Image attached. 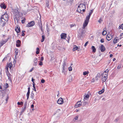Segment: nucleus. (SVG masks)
<instances>
[{
	"label": "nucleus",
	"mask_w": 123,
	"mask_h": 123,
	"mask_svg": "<svg viewBox=\"0 0 123 123\" xmlns=\"http://www.w3.org/2000/svg\"><path fill=\"white\" fill-rule=\"evenodd\" d=\"M35 80V79H34L33 78H32L31 81L33 82V85L34 84H35V82H34V81Z\"/></svg>",
	"instance_id": "nucleus-48"
},
{
	"label": "nucleus",
	"mask_w": 123,
	"mask_h": 123,
	"mask_svg": "<svg viewBox=\"0 0 123 123\" xmlns=\"http://www.w3.org/2000/svg\"><path fill=\"white\" fill-rule=\"evenodd\" d=\"M79 7H80V8H83L86 9V6L84 4H83V3H81L78 6V7L77 8V10H79Z\"/></svg>",
	"instance_id": "nucleus-5"
},
{
	"label": "nucleus",
	"mask_w": 123,
	"mask_h": 123,
	"mask_svg": "<svg viewBox=\"0 0 123 123\" xmlns=\"http://www.w3.org/2000/svg\"><path fill=\"white\" fill-rule=\"evenodd\" d=\"M89 97V96L88 94H87L85 96H84V101H85L86 100V99L88 98Z\"/></svg>",
	"instance_id": "nucleus-35"
},
{
	"label": "nucleus",
	"mask_w": 123,
	"mask_h": 123,
	"mask_svg": "<svg viewBox=\"0 0 123 123\" xmlns=\"http://www.w3.org/2000/svg\"><path fill=\"white\" fill-rule=\"evenodd\" d=\"M105 31H103L102 33V34L103 35H105L106 33V32L105 31Z\"/></svg>",
	"instance_id": "nucleus-51"
},
{
	"label": "nucleus",
	"mask_w": 123,
	"mask_h": 123,
	"mask_svg": "<svg viewBox=\"0 0 123 123\" xmlns=\"http://www.w3.org/2000/svg\"><path fill=\"white\" fill-rule=\"evenodd\" d=\"M8 38L4 41V40H2L0 42V47H1L5 44L8 41Z\"/></svg>",
	"instance_id": "nucleus-4"
},
{
	"label": "nucleus",
	"mask_w": 123,
	"mask_h": 123,
	"mask_svg": "<svg viewBox=\"0 0 123 123\" xmlns=\"http://www.w3.org/2000/svg\"><path fill=\"white\" fill-rule=\"evenodd\" d=\"M112 37L111 36L107 35L106 37V39L108 41H110L112 38Z\"/></svg>",
	"instance_id": "nucleus-18"
},
{
	"label": "nucleus",
	"mask_w": 123,
	"mask_h": 123,
	"mask_svg": "<svg viewBox=\"0 0 123 123\" xmlns=\"http://www.w3.org/2000/svg\"><path fill=\"white\" fill-rule=\"evenodd\" d=\"M117 37H115L113 40V43L114 44L116 43L117 42V41L119 39H117Z\"/></svg>",
	"instance_id": "nucleus-23"
},
{
	"label": "nucleus",
	"mask_w": 123,
	"mask_h": 123,
	"mask_svg": "<svg viewBox=\"0 0 123 123\" xmlns=\"http://www.w3.org/2000/svg\"><path fill=\"white\" fill-rule=\"evenodd\" d=\"M89 21H86V20H85L84 22L83 25V29H84L86 26H87V25Z\"/></svg>",
	"instance_id": "nucleus-7"
},
{
	"label": "nucleus",
	"mask_w": 123,
	"mask_h": 123,
	"mask_svg": "<svg viewBox=\"0 0 123 123\" xmlns=\"http://www.w3.org/2000/svg\"><path fill=\"white\" fill-rule=\"evenodd\" d=\"M90 16H91L89 15H88V16H87L86 17V19L85 20L89 21V20L90 19Z\"/></svg>",
	"instance_id": "nucleus-30"
},
{
	"label": "nucleus",
	"mask_w": 123,
	"mask_h": 123,
	"mask_svg": "<svg viewBox=\"0 0 123 123\" xmlns=\"http://www.w3.org/2000/svg\"><path fill=\"white\" fill-rule=\"evenodd\" d=\"M34 95V94L33 93V91H32L31 92V97L32 98H33Z\"/></svg>",
	"instance_id": "nucleus-38"
},
{
	"label": "nucleus",
	"mask_w": 123,
	"mask_h": 123,
	"mask_svg": "<svg viewBox=\"0 0 123 123\" xmlns=\"http://www.w3.org/2000/svg\"><path fill=\"white\" fill-rule=\"evenodd\" d=\"M119 28V29L121 28L123 30V24L120 25Z\"/></svg>",
	"instance_id": "nucleus-41"
},
{
	"label": "nucleus",
	"mask_w": 123,
	"mask_h": 123,
	"mask_svg": "<svg viewBox=\"0 0 123 123\" xmlns=\"http://www.w3.org/2000/svg\"><path fill=\"white\" fill-rule=\"evenodd\" d=\"M70 36H68V43H69V40L70 39Z\"/></svg>",
	"instance_id": "nucleus-58"
},
{
	"label": "nucleus",
	"mask_w": 123,
	"mask_h": 123,
	"mask_svg": "<svg viewBox=\"0 0 123 123\" xmlns=\"http://www.w3.org/2000/svg\"><path fill=\"white\" fill-rule=\"evenodd\" d=\"M5 16V14L3 15L2 17H1V18H0V21H1V20H2V21H6V20H5V19H4V17Z\"/></svg>",
	"instance_id": "nucleus-24"
},
{
	"label": "nucleus",
	"mask_w": 123,
	"mask_h": 123,
	"mask_svg": "<svg viewBox=\"0 0 123 123\" xmlns=\"http://www.w3.org/2000/svg\"><path fill=\"white\" fill-rule=\"evenodd\" d=\"M6 23V22H4V23L3 22V24H2V27H4Z\"/></svg>",
	"instance_id": "nucleus-54"
},
{
	"label": "nucleus",
	"mask_w": 123,
	"mask_h": 123,
	"mask_svg": "<svg viewBox=\"0 0 123 123\" xmlns=\"http://www.w3.org/2000/svg\"><path fill=\"white\" fill-rule=\"evenodd\" d=\"M35 84H34L33 85V89L36 92V89L35 87Z\"/></svg>",
	"instance_id": "nucleus-40"
},
{
	"label": "nucleus",
	"mask_w": 123,
	"mask_h": 123,
	"mask_svg": "<svg viewBox=\"0 0 123 123\" xmlns=\"http://www.w3.org/2000/svg\"><path fill=\"white\" fill-rule=\"evenodd\" d=\"M73 77L72 76H70L69 77V81L70 82H71L72 81V79Z\"/></svg>",
	"instance_id": "nucleus-42"
},
{
	"label": "nucleus",
	"mask_w": 123,
	"mask_h": 123,
	"mask_svg": "<svg viewBox=\"0 0 123 123\" xmlns=\"http://www.w3.org/2000/svg\"><path fill=\"white\" fill-rule=\"evenodd\" d=\"M78 49V47L77 46L74 45L73 46V51L77 50Z\"/></svg>",
	"instance_id": "nucleus-21"
},
{
	"label": "nucleus",
	"mask_w": 123,
	"mask_h": 123,
	"mask_svg": "<svg viewBox=\"0 0 123 123\" xmlns=\"http://www.w3.org/2000/svg\"><path fill=\"white\" fill-rule=\"evenodd\" d=\"M49 2L48 1H46V7H48L49 6Z\"/></svg>",
	"instance_id": "nucleus-36"
},
{
	"label": "nucleus",
	"mask_w": 123,
	"mask_h": 123,
	"mask_svg": "<svg viewBox=\"0 0 123 123\" xmlns=\"http://www.w3.org/2000/svg\"><path fill=\"white\" fill-rule=\"evenodd\" d=\"M64 67V68H67L66 65V63L64 62L63 64L62 67Z\"/></svg>",
	"instance_id": "nucleus-46"
},
{
	"label": "nucleus",
	"mask_w": 123,
	"mask_h": 123,
	"mask_svg": "<svg viewBox=\"0 0 123 123\" xmlns=\"http://www.w3.org/2000/svg\"><path fill=\"white\" fill-rule=\"evenodd\" d=\"M15 30L17 33H19L20 31V29L19 26H18L15 29Z\"/></svg>",
	"instance_id": "nucleus-14"
},
{
	"label": "nucleus",
	"mask_w": 123,
	"mask_h": 123,
	"mask_svg": "<svg viewBox=\"0 0 123 123\" xmlns=\"http://www.w3.org/2000/svg\"><path fill=\"white\" fill-rule=\"evenodd\" d=\"M38 24L39 25V28L41 30V31L43 32V30L42 29V25L41 21H39L38 22Z\"/></svg>",
	"instance_id": "nucleus-8"
},
{
	"label": "nucleus",
	"mask_w": 123,
	"mask_h": 123,
	"mask_svg": "<svg viewBox=\"0 0 123 123\" xmlns=\"http://www.w3.org/2000/svg\"><path fill=\"white\" fill-rule=\"evenodd\" d=\"M27 101L25 102L23 106V108L22 109V110H23V111H25V110L27 107Z\"/></svg>",
	"instance_id": "nucleus-10"
},
{
	"label": "nucleus",
	"mask_w": 123,
	"mask_h": 123,
	"mask_svg": "<svg viewBox=\"0 0 123 123\" xmlns=\"http://www.w3.org/2000/svg\"><path fill=\"white\" fill-rule=\"evenodd\" d=\"M100 42L101 43H104V39L103 38L101 39L100 40Z\"/></svg>",
	"instance_id": "nucleus-50"
},
{
	"label": "nucleus",
	"mask_w": 123,
	"mask_h": 123,
	"mask_svg": "<svg viewBox=\"0 0 123 123\" xmlns=\"http://www.w3.org/2000/svg\"><path fill=\"white\" fill-rule=\"evenodd\" d=\"M108 75V73H105V74H103H103L102 75V76H106L107 77V75Z\"/></svg>",
	"instance_id": "nucleus-47"
},
{
	"label": "nucleus",
	"mask_w": 123,
	"mask_h": 123,
	"mask_svg": "<svg viewBox=\"0 0 123 123\" xmlns=\"http://www.w3.org/2000/svg\"><path fill=\"white\" fill-rule=\"evenodd\" d=\"M81 104L80 103V102H79L76 103V105L75 106V107L76 108H77L80 106Z\"/></svg>",
	"instance_id": "nucleus-19"
},
{
	"label": "nucleus",
	"mask_w": 123,
	"mask_h": 123,
	"mask_svg": "<svg viewBox=\"0 0 123 123\" xmlns=\"http://www.w3.org/2000/svg\"><path fill=\"white\" fill-rule=\"evenodd\" d=\"M28 91L26 94V96L27 97V99H28L30 94V87H28Z\"/></svg>",
	"instance_id": "nucleus-13"
},
{
	"label": "nucleus",
	"mask_w": 123,
	"mask_h": 123,
	"mask_svg": "<svg viewBox=\"0 0 123 123\" xmlns=\"http://www.w3.org/2000/svg\"><path fill=\"white\" fill-rule=\"evenodd\" d=\"M91 49L92 50V52H96V49L95 47L94 46H92L91 47Z\"/></svg>",
	"instance_id": "nucleus-26"
},
{
	"label": "nucleus",
	"mask_w": 123,
	"mask_h": 123,
	"mask_svg": "<svg viewBox=\"0 0 123 123\" xmlns=\"http://www.w3.org/2000/svg\"><path fill=\"white\" fill-rule=\"evenodd\" d=\"M60 109H57V111H55V114L57 112H59V111H60Z\"/></svg>",
	"instance_id": "nucleus-59"
},
{
	"label": "nucleus",
	"mask_w": 123,
	"mask_h": 123,
	"mask_svg": "<svg viewBox=\"0 0 123 123\" xmlns=\"http://www.w3.org/2000/svg\"><path fill=\"white\" fill-rule=\"evenodd\" d=\"M104 88L102 89L98 92V93L99 94H101L103 93L104 91Z\"/></svg>",
	"instance_id": "nucleus-28"
},
{
	"label": "nucleus",
	"mask_w": 123,
	"mask_h": 123,
	"mask_svg": "<svg viewBox=\"0 0 123 123\" xmlns=\"http://www.w3.org/2000/svg\"><path fill=\"white\" fill-rule=\"evenodd\" d=\"M25 32V31H22V34H21V36H25V34L24 33Z\"/></svg>",
	"instance_id": "nucleus-45"
},
{
	"label": "nucleus",
	"mask_w": 123,
	"mask_h": 123,
	"mask_svg": "<svg viewBox=\"0 0 123 123\" xmlns=\"http://www.w3.org/2000/svg\"><path fill=\"white\" fill-rule=\"evenodd\" d=\"M15 13L14 18V20L15 22L16 21L17 23H18L19 22L20 17L19 15L20 12L17 10H15Z\"/></svg>",
	"instance_id": "nucleus-1"
},
{
	"label": "nucleus",
	"mask_w": 123,
	"mask_h": 123,
	"mask_svg": "<svg viewBox=\"0 0 123 123\" xmlns=\"http://www.w3.org/2000/svg\"><path fill=\"white\" fill-rule=\"evenodd\" d=\"M35 25L34 22L33 21H32L28 23L27 25V27H32Z\"/></svg>",
	"instance_id": "nucleus-2"
},
{
	"label": "nucleus",
	"mask_w": 123,
	"mask_h": 123,
	"mask_svg": "<svg viewBox=\"0 0 123 123\" xmlns=\"http://www.w3.org/2000/svg\"><path fill=\"white\" fill-rule=\"evenodd\" d=\"M100 49L101 52H104L105 50V48L104 46L103 45H101Z\"/></svg>",
	"instance_id": "nucleus-15"
},
{
	"label": "nucleus",
	"mask_w": 123,
	"mask_h": 123,
	"mask_svg": "<svg viewBox=\"0 0 123 123\" xmlns=\"http://www.w3.org/2000/svg\"><path fill=\"white\" fill-rule=\"evenodd\" d=\"M25 18H24L23 20H22V24L24 23L25 22Z\"/></svg>",
	"instance_id": "nucleus-49"
},
{
	"label": "nucleus",
	"mask_w": 123,
	"mask_h": 123,
	"mask_svg": "<svg viewBox=\"0 0 123 123\" xmlns=\"http://www.w3.org/2000/svg\"><path fill=\"white\" fill-rule=\"evenodd\" d=\"M88 41H87L86 42V43H85V45H84V46H86L88 44Z\"/></svg>",
	"instance_id": "nucleus-61"
},
{
	"label": "nucleus",
	"mask_w": 123,
	"mask_h": 123,
	"mask_svg": "<svg viewBox=\"0 0 123 123\" xmlns=\"http://www.w3.org/2000/svg\"><path fill=\"white\" fill-rule=\"evenodd\" d=\"M68 69L69 71H71L72 70V68L71 67H70L68 68Z\"/></svg>",
	"instance_id": "nucleus-52"
},
{
	"label": "nucleus",
	"mask_w": 123,
	"mask_h": 123,
	"mask_svg": "<svg viewBox=\"0 0 123 123\" xmlns=\"http://www.w3.org/2000/svg\"><path fill=\"white\" fill-rule=\"evenodd\" d=\"M12 63H10L8 65V67L10 69H11V68L12 67Z\"/></svg>",
	"instance_id": "nucleus-32"
},
{
	"label": "nucleus",
	"mask_w": 123,
	"mask_h": 123,
	"mask_svg": "<svg viewBox=\"0 0 123 123\" xmlns=\"http://www.w3.org/2000/svg\"><path fill=\"white\" fill-rule=\"evenodd\" d=\"M36 53L37 54H38L39 53V49L38 48H37L36 49Z\"/></svg>",
	"instance_id": "nucleus-29"
},
{
	"label": "nucleus",
	"mask_w": 123,
	"mask_h": 123,
	"mask_svg": "<svg viewBox=\"0 0 123 123\" xmlns=\"http://www.w3.org/2000/svg\"><path fill=\"white\" fill-rule=\"evenodd\" d=\"M88 72L87 71H85L84 72H83V75H86L87 74H88Z\"/></svg>",
	"instance_id": "nucleus-39"
},
{
	"label": "nucleus",
	"mask_w": 123,
	"mask_h": 123,
	"mask_svg": "<svg viewBox=\"0 0 123 123\" xmlns=\"http://www.w3.org/2000/svg\"><path fill=\"white\" fill-rule=\"evenodd\" d=\"M78 116H76L74 118V119L76 120H77L78 118Z\"/></svg>",
	"instance_id": "nucleus-56"
},
{
	"label": "nucleus",
	"mask_w": 123,
	"mask_h": 123,
	"mask_svg": "<svg viewBox=\"0 0 123 123\" xmlns=\"http://www.w3.org/2000/svg\"><path fill=\"white\" fill-rule=\"evenodd\" d=\"M6 75L8 77V80L10 81H11L12 75L10 73L7 74Z\"/></svg>",
	"instance_id": "nucleus-16"
},
{
	"label": "nucleus",
	"mask_w": 123,
	"mask_h": 123,
	"mask_svg": "<svg viewBox=\"0 0 123 123\" xmlns=\"http://www.w3.org/2000/svg\"><path fill=\"white\" fill-rule=\"evenodd\" d=\"M93 9L92 10H91L89 12V13L88 15L90 16H91V14L93 13Z\"/></svg>",
	"instance_id": "nucleus-37"
},
{
	"label": "nucleus",
	"mask_w": 123,
	"mask_h": 123,
	"mask_svg": "<svg viewBox=\"0 0 123 123\" xmlns=\"http://www.w3.org/2000/svg\"><path fill=\"white\" fill-rule=\"evenodd\" d=\"M0 91V93L1 94H2V95L3 96V97L4 96L3 95V94H4L5 93V92L4 91L5 90V89H2Z\"/></svg>",
	"instance_id": "nucleus-22"
},
{
	"label": "nucleus",
	"mask_w": 123,
	"mask_h": 123,
	"mask_svg": "<svg viewBox=\"0 0 123 123\" xmlns=\"http://www.w3.org/2000/svg\"><path fill=\"white\" fill-rule=\"evenodd\" d=\"M67 70V68H64V67H62V73H64V74L66 75V71Z\"/></svg>",
	"instance_id": "nucleus-12"
},
{
	"label": "nucleus",
	"mask_w": 123,
	"mask_h": 123,
	"mask_svg": "<svg viewBox=\"0 0 123 123\" xmlns=\"http://www.w3.org/2000/svg\"><path fill=\"white\" fill-rule=\"evenodd\" d=\"M107 78V77L106 76H102L101 77V80L103 82H104L106 80Z\"/></svg>",
	"instance_id": "nucleus-11"
},
{
	"label": "nucleus",
	"mask_w": 123,
	"mask_h": 123,
	"mask_svg": "<svg viewBox=\"0 0 123 123\" xmlns=\"http://www.w3.org/2000/svg\"><path fill=\"white\" fill-rule=\"evenodd\" d=\"M34 107V105L33 104H32L31 106V108H32V110L33 111L34 110L33 108Z\"/></svg>",
	"instance_id": "nucleus-53"
},
{
	"label": "nucleus",
	"mask_w": 123,
	"mask_h": 123,
	"mask_svg": "<svg viewBox=\"0 0 123 123\" xmlns=\"http://www.w3.org/2000/svg\"><path fill=\"white\" fill-rule=\"evenodd\" d=\"M57 102L59 104H62L63 103V99L61 98H60L58 99Z\"/></svg>",
	"instance_id": "nucleus-3"
},
{
	"label": "nucleus",
	"mask_w": 123,
	"mask_h": 123,
	"mask_svg": "<svg viewBox=\"0 0 123 123\" xmlns=\"http://www.w3.org/2000/svg\"><path fill=\"white\" fill-rule=\"evenodd\" d=\"M23 103L22 101H21L20 102H18L17 103L18 105H23Z\"/></svg>",
	"instance_id": "nucleus-33"
},
{
	"label": "nucleus",
	"mask_w": 123,
	"mask_h": 123,
	"mask_svg": "<svg viewBox=\"0 0 123 123\" xmlns=\"http://www.w3.org/2000/svg\"><path fill=\"white\" fill-rule=\"evenodd\" d=\"M8 84L7 83H6V85H5V86H4L5 88V89L7 88L8 87Z\"/></svg>",
	"instance_id": "nucleus-44"
},
{
	"label": "nucleus",
	"mask_w": 123,
	"mask_h": 123,
	"mask_svg": "<svg viewBox=\"0 0 123 123\" xmlns=\"http://www.w3.org/2000/svg\"><path fill=\"white\" fill-rule=\"evenodd\" d=\"M43 64L42 62L41 61H40L39 65L40 66H42L43 65Z\"/></svg>",
	"instance_id": "nucleus-55"
},
{
	"label": "nucleus",
	"mask_w": 123,
	"mask_h": 123,
	"mask_svg": "<svg viewBox=\"0 0 123 123\" xmlns=\"http://www.w3.org/2000/svg\"><path fill=\"white\" fill-rule=\"evenodd\" d=\"M109 70L108 69H106L104 72L103 74H105V73H108L109 72Z\"/></svg>",
	"instance_id": "nucleus-43"
},
{
	"label": "nucleus",
	"mask_w": 123,
	"mask_h": 123,
	"mask_svg": "<svg viewBox=\"0 0 123 123\" xmlns=\"http://www.w3.org/2000/svg\"><path fill=\"white\" fill-rule=\"evenodd\" d=\"M75 25V24H72L70 25V27L71 28L73 27Z\"/></svg>",
	"instance_id": "nucleus-62"
},
{
	"label": "nucleus",
	"mask_w": 123,
	"mask_h": 123,
	"mask_svg": "<svg viewBox=\"0 0 123 123\" xmlns=\"http://www.w3.org/2000/svg\"><path fill=\"white\" fill-rule=\"evenodd\" d=\"M24 112V111H23V110H22L20 112V115H21L22 114L23 112Z\"/></svg>",
	"instance_id": "nucleus-60"
},
{
	"label": "nucleus",
	"mask_w": 123,
	"mask_h": 123,
	"mask_svg": "<svg viewBox=\"0 0 123 123\" xmlns=\"http://www.w3.org/2000/svg\"><path fill=\"white\" fill-rule=\"evenodd\" d=\"M82 104H83V106H85L86 105L88 104V102H86L84 101V102H83L82 103H81Z\"/></svg>",
	"instance_id": "nucleus-31"
},
{
	"label": "nucleus",
	"mask_w": 123,
	"mask_h": 123,
	"mask_svg": "<svg viewBox=\"0 0 123 123\" xmlns=\"http://www.w3.org/2000/svg\"><path fill=\"white\" fill-rule=\"evenodd\" d=\"M6 74L10 73L9 72L8 70H6Z\"/></svg>",
	"instance_id": "nucleus-63"
},
{
	"label": "nucleus",
	"mask_w": 123,
	"mask_h": 123,
	"mask_svg": "<svg viewBox=\"0 0 123 123\" xmlns=\"http://www.w3.org/2000/svg\"><path fill=\"white\" fill-rule=\"evenodd\" d=\"M67 34L62 33L61 35V38L62 39H65L67 37Z\"/></svg>",
	"instance_id": "nucleus-6"
},
{
	"label": "nucleus",
	"mask_w": 123,
	"mask_h": 123,
	"mask_svg": "<svg viewBox=\"0 0 123 123\" xmlns=\"http://www.w3.org/2000/svg\"><path fill=\"white\" fill-rule=\"evenodd\" d=\"M82 8H80V7H79V10H77H77L78 12L81 14H83V12H82Z\"/></svg>",
	"instance_id": "nucleus-27"
},
{
	"label": "nucleus",
	"mask_w": 123,
	"mask_h": 123,
	"mask_svg": "<svg viewBox=\"0 0 123 123\" xmlns=\"http://www.w3.org/2000/svg\"><path fill=\"white\" fill-rule=\"evenodd\" d=\"M41 82L42 83H43L45 82V81L43 79H42L41 80Z\"/></svg>",
	"instance_id": "nucleus-57"
},
{
	"label": "nucleus",
	"mask_w": 123,
	"mask_h": 123,
	"mask_svg": "<svg viewBox=\"0 0 123 123\" xmlns=\"http://www.w3.org/2000/svg\"><path fill=\"white\" fill-rule=\"evenodd\" d=\"M16 45L17 47H19L21 45V41L19 40H17L16 41Z\"/></svg>",
	"instance_id": "nucleus-9"
},
{
	"label": "nucleus",
	"mask_w": 123,
	"mask_h": 123,
	"mask_svg": "<svg viewBox=\"0 0 123 123\" xmlns=\"http://www.w3.org/2000/svg\"><path fill=\"white\" fill-rule=\"evenodd\" d=\"M37 58H36L34 59V63L33 64V65H34L36 66L37 65Z\"/></svg>",
	"instance_id": "nucleus-20"
},
{
	"label": "nucleus",
	"mask_w": 123,
	"mask_h": 123,
	"mask_svg": "<svg viewBox=\"0 0 123 123\" xmlns=\"http://www.w3.org/2000/svg\"><path fill=\"white\" fill-rule=\"evenodd\" d=\"M44 60V58L43 57H41L40 60L41 61H43Z\"/></svg>",
	"instance_id": "nucleus-64"
},
{
	"label": "nucleus",
	"mask_w": 123,
	"mask_h": 123,
	"mask_svg": "<svg viewBox=\"0 0 123 123\" xmlns=\"http://www.w3.org/2000/svg\"><path fill=\"white\" fill-rule=\"evenodd\" d=\"M81 35L84 36L85 35V32L83 29H82L81 31Z\"/></svg>",
	"instance_id": "nucleus-25"
},
{
	"label": "nucleus",
	"mask_w": 123,
	"mask_h": 123,
	"mask_svg": "<svg viewBox=\"0 0 123 123\" xmlns=\"http://www.w3.org/2000/svg\"><path fill=\"white\" fill-rule=\"evenodd\" d=\"M42 40H41V42H42L44 41V40L45 39V37L44 36V35H42Z\"/></svg>",
	"instance_id": "nucleus-34"
},
{
	"label": "nucleus",
	"mask_w": 123,
	"mask_h": 123,
	"mask_svg": "<svg viewBox=\"0 0 123 123\" xmlns=\"http://www.w3.org/2000/svg\"><path fill=\"white\" fill-rule=\"evenodd\" d=\"M0 6L2 8L5 9L6 8V6L5 5L4 3H1Z\"/></svg>",
	"instance_id": "nucleus-17"
}]
</instances>
